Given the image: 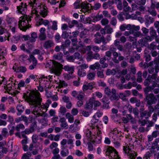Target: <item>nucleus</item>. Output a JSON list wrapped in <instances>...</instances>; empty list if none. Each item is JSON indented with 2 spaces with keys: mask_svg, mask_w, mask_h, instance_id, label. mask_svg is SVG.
Returning a JSON list of instances; mask_svg holds the SVG:
<instances>
[{
  "mask_svg": "<svg viewBox=\"0 0 159 159\" xmlns=\"http://www.w3.org/2000/svg\"><path fill=\"white\" fill-rule=\"evenodd\" d=\"M41 97L40 93L36 90L31 91L26 98L27 101L30 105L34 107L32 111V113L36 118L43 116V114L41 113L39 111L44 113L47 111L49 107L48 104L46 103L41 104L42 98Z\"/></svg>",
  "mask_w": 159,
  "mask_h": 159,
  "instance_id": "1",
  "label": "nucleus"
},
{
  "mask_svg": "<svg viewBox=\"0 0 159 159\" xmlns=\"http://www.w3.org/2000/svg\"><path fill=\"white\" fill-rule=\"evenodd\" d=\"M32 16H29L27 15H24L20 17L18 21V27L20 29L23 31H25L26 30L31 27V17L34 16H35V20L36 21V25L39 26L41 25L45 26L48 25L50 24L49 21L47 20H44L40 17L39 14H37L36 10L34 9L32 11Z\"/></svg>",
  "mask_w": 159,
  "mask_h": 159,
  "instance_id": "2",
  "label": "nucleus"
},
{
  "mask_svg": "<svg viewBox=\"0 0 159 159\" xmlns=\"http://www.w3.org/2000/svg\"><path fill=\"white\" fill-rule=\"evenodd\" d=\"M86 138L88 142H98L101 139L100 136L102 133L100 129L98 126L93 127L91 130H86L85 132Z\"/></svg>",
  "mask_w": 159,
  "mask_h": 159,
  "instance_id": "3",
  "label": "nucleus"
},
{
  "mask_svg": "<svg viewBox=\"0 0 159 159\" xmlns=\"http://www.w3.org/2000/svg\"><path fill=\"white\" fill-rule=\"evenodd\" d=\"M36 0H32L29 2L28 5L33 7H35L38 10L37 11L36 10L37 13L39 12L40 16L44 18L48 15V10L47 7L44 4H40V5L37 6Z\"/></svg>",
  "mask_w": 159,
  "mask_h": 159,
  "instance_id": "4",
  "label": "nucleus"
},
{
  "mask_svg": "<svg viewBox=\"0 0 159 159\" xmlns=\"http://www.w3.org/2000/svg\"><path fill=\"white\" fill-rule=\"evenodd\" d=\"M105 153L110 159H120L118 152L114 148L111 147L109 146L107 148Z\"/></svg>",
  "mask_w": 159,
  "mask_h": 159,
  "instance_id": "5",
  "label": "nucleus"
},
{
  "mask_svg": "<svg viewBox=\"0 0 159 159\" xmlns=\"http://www.w3.org/2000/svg\"><path fill=\"white\" fill-rule=\"evenodd\" d=\"M55 77L53 75L48 77L42 76L39 79V84L41 86L44 87L46 88H49V82H51Z\"/></svg>",
  "mask_w": 159,
  "mask_h": 159,
  "instance_id": "6",
  "label": "nucleus"
},
{
  "mask_svg": "<svg viewBox=\"0 0 159 159\" xmlns=\"http://www.w3.org/2000/svg\"><path fill=\"white\" fill-rule=\"evenodd\" d=\"M61 68L62 66L60 63L55 61H52V70L56 75H59L61 74Z\"/></svg>",
  "mask_w": 159,
  "mask_h": 159,
  "instance_id": "7",
  "label": "nucleus"
},
{
  "mask_svg": "<svg viewBox=\"0 0 159 159\" xmlns=\"http://www.w3.org/2000/svg\"><path fill=\"white\" fill-rule=\"evenodd\" d=\"M124 146L123 151L125 153L129 154L130 159H135V157L137 156V153L134 151H132L129 146Z\"/></svg>",
  "mask_w": 159,
  "mask_h": 159,
  "instance_id": "8",
  "label": "nucleus"
},
{
  "mask_svg": "<svg viewBox=\"0 0 159 159\" xmlns=\"http://www.w3.org/2000/svg\"><path fill=\"white\" fill-rule=\"evenodd\" d=\"M145 96L148 105H151L155 103L157 99L153 93L147 94Z\"/></svg>",
  "mask_w": 159,
  "mask_h": 159,
  "instance_id": "9",
  "label": "nucleus"
},
{
  "mask_svg": "<svg viewBox=\"0 0 159 159\" xmlns=\"http://www.w3.org/2000/svg\"><path fill=\"white\" fill-rule=\"evenodd\" d=\"M27 5L26 3L21 2L18 6H17L16 11L19 13L23 14L27 10Z\"/></svg>",
  "mask_w": 159,
  "mask_h": 159,
  "instance_id": "10",
  "label": "nucleus"
},
{
  "mask_svg": "<svg viewBox=\"0 0 159 159\" xmlns=\"http://www.w3.org/2000/svg\"><path fill=\"white\" fill-rule=\"evenodd\" d=\"M13 69L16 72H21L22 73H25L27 71L26 67L24 66H21L15 64L13 67Z\"/></svg>",
  "mask_w": 159,
  "mask_h": 159,
  "instance_id": "11",
  "label": "nucleus"
},
{
  "mask_svg": "<svg viewBox=\"0 0 159 159\" xmlns=\"http://www.w3.org/2000/svg\"><path fill=\"white\" fill-rule=\"evenodd\" d=\"M70 39L72 42V44H73V46L72 48L69 50V52L71 53H72L75 52V50L78 49L79 48V47H78L77 45V39L76 38H73L72 37H70Z\"/></svg>",
  "mask_w": 159,
  "mask_h": 159,
  "instance_id": "12",
  "label": "nucleus"
},
{
  "mask_svg": "<svg viewBox=\"0 0 159 159\" xmlns=\"http://www.w3.org/2000/svg\"><path fill=\"white\" fill-rule=\"evenodd\" d=\"M59 122L60 123V126L61 129H68L69 126L65 117L60 118Z\"/></svg>",
  "mask_w": 159,
  "mask_h": 159,
  "instance_id": "13",
  "label": "nucleus"
},
{
  "mask_svg": "<svg viewBox=\"0 0 159 159\" xmlns=\"http://www.w3.org/2000/svg\"><path fill=\"white\" fill-rule=\"evenodd\" d=\"M54 44V43L52 40H49L44 42L43 46L46 49H49L53 47Z\"/></svg>",
  "mask_w": 159,
  "mask_h": 159,
  "instance_id": "14",
  "label": "nucleus"
},
{
  "mask_svg": "<svg viewBox=\"0 0 159 159\" xmlns=\"http://www.w3.org/2000/svg\"><path fill=\"white\" fill-rule=\"evenodd\" d=\"M95 84V83L94 82H93L87 84H84L83 86V91L85 92L88 89L92 90Z\"/></svg>",
  "mask_w": 159,
  "mask_h": 159,
  "instance_id": "15",
  "label": "nucleus"
},
{
  "mask_svg": "<svg viewBox=\"0 0 159 159\" xmlns=\"http://www.w3.org/2000/svg\"><path fill=\"white\" fill-rule=\"evenodd\" d=\"M94 36L95 38L94 39V42L97 43H99L101 42H103L104 39V36H102L99 32H97L95 34Z\"/></svg>",
  "mask_w": 159,
  "mask_h": 159,
  "instance_id": "16",
  "label": "nucleus"
},
{
  "mask_svg": "<svg viewBox=\"0 0 159 159\" xmlns=\"http://www.w3.org/2000/svg\"><path fill=\"white\" fill-rule=\"evenodd\" d=\"M30 59L33 61V64H31L29 68L30 69L32 70L36 67L37 64V61L33 55H30Z\"/></svg>",
  "mask_w": 159,
  "mask_h": 159,
  "instance_id": "17",
  "label": "nucleus"
},
{
  "mask_svg": "<svg viewBox=\"0 0 159 159\" xmlns=\"http://www.w3.org/2000/svg\"><path fill=\"white\" fill-rule=\"evenodd\" d=\"M7 21L9 25V26H16L17 21L13 18L8 17L7 19Z\"/></svg>",
  "mask_w": 159,
  "mask_h": 159,
  "instance_id": "18",
  "label": "nucleus"
},
{
  "mask_svg": "<svg viewBox=\"0 0 159 159\" xmlns=\"http://www.w3.org/2000/svg\"><path fill=\"white\" fill-rule=\"evenodd\" d=\"M90 5V4L89 3L87 2L84 1L80 4V7L82 8V10H85L87 12H89L90 11L89 6Z\"/></svg>",
  "mask_w": 159,
  "mask_h": 159,
  "instance_id": "19",
  "label": "nucleus"
},
{
  "mask_svg": "<svg viewBox=\"0 0 159 159\" xmlns=\"http://www.w3.org/2000/svg\"><path fill=\"white\" fill-rule=\"evenodd\" d=\"M111 131L109 133V135L110 137L115 140L116 138V135L118 134V131L116 128L111 129Z\"/></svg>",
  "mask_w": 159,
  "mask_h": 159,
  "instance_id": "20",
  "label": "nucleus"
},
{
  "mask_svg": "<svg viewBox=\"0 0 159 159\" xmlns=\"http://www.w3.org/2000/svg\"><path fill=\"white\" fill-rule=\"evenodd\" d=\"M124 11L125 12H132V10L131 7L128 6V4L126 1L123 2Z\"/></svg>",
  "mask_w": 159,
  "mask_h": 159,
  "instance_id": "21",
  "label": "nucleus"
},
{
  "mask_svg": "<svg viewBox=\"0 0 159 159\" xmlns=\"http://www.w3.org/2000/svg\"><path fill=\"white\" fill-rule=\"evenodd\" d=\"M22 121H24L25 122L27 123L28 121V120L27 117L23 115H22L21 116L16 118L15 119V121L17 123Z\"/></svg>",
  "mask_w": 159,
  "mask_h": 159,
  "instance_id": "22",
  "label": "nucleus"
},
{
  "mask_svg": "<svg viewBox=\"0 0 159 159\" xmlns=\"http://www.w3.org/2000/svg\"><path fill=\"white\" fill-rule=\"evenodd\" d=\"M113 45H111L109 51H108L106 52V56L107 57L109 58H107V59H110L111 56V52L115 51L116 48H114Z\"/></svg>",
  "mask_w": 159,
  "mask_h": 159,
  "instance_id": "23",
  "label": "nucleus"
},
{
  "mask_svg": "<svg viewBox=\"0 0 159 159\" xmlns=\"http://www.w3.org/2000/svg\"><path fill=\"white\" fill-rule=\"evenodd\" d=\"M60 154L62 157H66L69 155V151L65 148H62L60 151Z\"/></svg>",
  "mask_w": 159,
  "mask_h": 159,
  "instance_id": "24",
  "label": "nucleus"
},
{
  "mask_svg": "<svg viewBox=\"0 0 159 159\" xmlns=\"http://www.w3.org/2000/svg\"><path fill=\"white\" fill-rule=\"evenodd\" d=\"M66 117L68 120V122L70 123H72L74 121V117L70 113L67 112L66 114Z\"/></svg>",
  "mask_w": 159,
  "mask_h": 159,
  "instance_id": "25",
  "label": "nucleus"
},
{
  "mask_svg": "<svg viewBox=\"0 0 159 159\" xmlns=\"http://www.w3.org/2000/svg\"><path fill=\"white\" fill-rule=\"evenodd\" d=\"M118 110L117 109L115 108L112 109L111 117L112 119L115 120V116L117 117L118 116Z\"/></svg>",
  "mask_w": 159,
  "mask_h": 159,
  "instance_id": "26",
  "label": "nucleus"
},
{
  "mask_svg": "<svg viewBox=\"0 0 159 159\" xmlns=\"http://www.w3.org/2000/svg\"><path fill=\"white\" fill-rule=\"evenodd\" d=\"M151 112L147 111H145L142 112L141 114V116L142 117H144L146 118H148L151 116Z\"/></svg>",
  "mask_w": 159,
  "mask_h": 159,
  "instance_id": "27",
  "label": "nucleus"
},
{
  "mask_svg": "<svg viewBox=\"0 0 159 159\" xmlns=\"http://www.w3.org/2000/svg\"><path fill=\"white\" fill-rule=\"evenodd\" d=\"M63 69L69 72V73H72L74 71V69L73 67L70 66H66L64 67Z\"/></svg>",
  "mask_w": 159,
  "mask_h": 159,
  "instance_id": "28",
  "label": "nucleus"
},
{
  "mask_svg": "<svg viewBox=\"0 0 159 159\" xmlns=\"http://www.w3.org/2000/svg\"><path fill=\"white\" fill-rule=\"evenodd\" d=\"M116 71L115 69H113L112 70L107 69L106 72V74L107 75H114L116 74Z\"/></svg>",
  "mask_w": 159,
  "mask_h": 159,
  "instance_id": "29",
  "label": "nucleus"
},
{
  "mask_svg": "<svg viewBox=\"0 0 159 159\" xmlns=\"http://www.w3.org/2000/svg\"><path fill=\"white\" fill-rule=\"evenodd\" d=\"M1 134L2 137L5 138L8 137L9 134L7 129L6 128H3L2 129Z\"/></svg>",
  "mask_w": 159,
  "mask_h": 159,
  "instance_id": "30",
  "label": "nucleus"
},
{
  "mask_svg": "<svg viewBox=\"0 0 159 159\" xmlns=\"http://www.w3.org/2000/svg\"><path fill=\"white\" fill-rule=\"evenodd\" d=\"M105 29L106 30V33L108 34H111L113 31V28H111L109 25L105 26Z\"/></svg>",
  "mask_w": 159,
  "mask_h": 159,
  "instance_id": "31",
  "label": "nucleus"
},
{
  "mask_svg": "<svg viewBox=\"0 0 159 159\" xmlns=\"http://www.w3.org/2000/svg\"><path fill=\"white\" fill-rule=\"evenodd\" d=\"M85 94L82 91L78 92V94L76 97L77 99H83L84 100Z\"/></svg>",
  "mask_w": 159,
  "mask_h": 159,
  "instance_id": "32",
  "label": "nucleus"
},
{
  "mask_svg": "<svg viewBox=\"0 0 159 159\" xmlns=\"http://www.w3.org/2000/svg\"><path fill=\"white\" fill-rule=\"evenodd\" d=\"M96 73L94 72H90L87 75V78L90 80H93L94 79Z\"/></svg>",
  "mask_w": 159,
  "mask_h": 159,
  "instance_id": "33",
  "label": "nucleus"
},
{
  "mask_svg": "<svg viewBox=\"0 0 159 159\" xmlns=\"http://www.w3.org/2000/svg\"><path fill=\"white\" fill-rule=\"evenodd\" d=\"M25 129L24 125L22 124H19L17 125L15 129L18 131H20V130H23Z\"/></svg>",
  "mask_w": 159,
  "mask_h": 159,
  "instance_id": "34",
  "label": "nucleus"
},
{
  "mask_svg": "<svg viewBox=\"0 0 159 159\" xmlns=\"http://www.w3.org/2000/svg\"><path fill=\"white\" fill-rule=\"evenodd\" d=\"M150 34L151 36L152 37V39L156 37L157 34L156 30H154L152 27L150 28Z\"/></svg>",
  "mask_w": 159,
  "mask_h": 159,
  "instance_id": "35",
  "label": "nucleus"
},
{
  "mask_svg": "<svg viewBox=\"0 0 159 159\" xmlns=\"http://www.w3.org/2000/svg\"><path fill=\"white\" fill-rule=\"evenodd\" d=\"M13 81H13V79L12 78H10L7 83V85L6 86V87H5V89H7V90H8L9 91L11 90V88H10V84L11 83L13 82Z\"/></svg>",
  "mask_w": 159,
  "mask_h": 159,
  "instance_id": "36",
  "label": "nucleus"
},
{
  "mask_svg": "<svg viewBox=\"0 0 159 159\" xmlns=\"http://www.w3.org/2000/svg\"><path fill=\"white\" fill-rule=\"evenodd\" d=\"M10 34L9 33H7L5 35V37H4V39H3L2 37L0 36V42H3L4 41H6V40L9 41V37H10Z\"/></svg>",
  "mask_w": 159,
  "mask_h": 159,
  "instance_id": "37",
  "label": "nucleus"
},
{
  "mask_svg": "<svg viewBox=\"0 0 159 159\" xmlns=\"http://www.w3.org/2000/svg\"><path fill=\"white\" fill-rule=\"evenodd\" d=\"M100 66V64L98 62H97L93 65H90L89 68L92 70H94L96 69H98Z\"/></svg>",
  "mask_w": 159,
  "mask_h": 159,
  "instance_id": "38",
  "label": "nucleus"
},
{
  "mask_svg": "<svg viewBox=\"0 0 159 159\" xmlns=\"http://www.w3.org/2000/svg\"><path fill=\"white\" fill-rule=\"evenodd\" d=\"M57 83L59 84V87L60 88L66 87L67 86V84L65 81L60 80H59Z\"/></svg>",
  "mask_w": 159,
  "mask_h": 159,
  "instance_id": "39",
  "label": "nucleus"
},
{
  "mask_svg": "<svg viewBox=\"0 0 159 159\" xmlns=\"http://www.w3.org/2000/svg\"><path fill=\"white\" fill-rule=\"evenodd\" d=\"M66 111V109L65 107L62 106L60 108L59 113L62 116L64 115Z\"/></svg>",
  "mask_w": 159,
  "mask_h": 159,
  "instance_id": "40",
  "label": "nucleus"
},
{
  "mask_svg": "<svg viewBox=\"0 0 159 159\" xmlns=\"http://www.w3.org/2000/svg\"><path fill=\"white\" fill-rule=\"evenodd\" d=\"M93 102L91 100H89V102H87L86 105V107L88 109L92 108L93 107Z\"/></svg>",
  "mask_w": 159,
  "mask_h": 159,
  "instance_id": "41",
  "label": "nucleus"
},
{
  "mask_svg": "<svg viewBox=\"0 0 159 159\" xmlns=\"http://www.w3.org/2000/svg\"><path fill=\"white\" fill-rule=\"evenodd\" d=\"M63 54L61 52L58 53L57 55H54V57L56 59L59 60H61L62 59Z\"/></svg>",
  "mask_w": 159,
  "mask_h": 159,
  "instance_id": "42",
  "label": "nucleus"
},
{
  "mask_svg": "<svg viewBox=\"0 0 159 159\" xmlns=\"http://www.w3.org/2000/svg\"><path fill=\"white\" fill-rule=\"evenodd\" d=\"M58 146V143L54 142H53L51 144H50L49 146L50 149L52 150L53 149L56 148Z\"/></svg>",
  "mask_w": 159,
  "mask_h": 159,
  "instance_id": "43",
  "label": "nucleus"
},
{
  "mask_svg": "<svg viewBox=\"0 0 159 159\" xmlns=\"http://www.w3.org/2000/svg\"><path fill=\"white\" fill-rule=\"evenodd\" d=\"M148 11L153 16H155L157 15L156 11L153 8H149Z\"/></svg>",
  "mask_w": 159,
  "mask_h": 159,
  "instance_id": "44",
  "label": "nucleus"
},
{
  "mask_svg": "<svg viewBox=\"0 0 159 159\" xmlns=\"http://www.w3.org/2000/svg\"><path fill=\"white\" fill-rule=\"evenodd\" d=\"M152 90H153V89L151 87V86H147L144 90L145 95L147 94H148V93L149 92L151 91Z\"/></svg>",
  "mask_w": 159,
  "mask_h": 159,
  "instance_id": "45",
  "label": "nucleus"
},
{
  "mask_svg": "<svg viewBox=\"0 0 159 159\" xmlns=\"http://www.w3.org/2000/svg\"><path fill=\"white\" fill-rule=\"evenodd\" d=\"M78 73L79 75L83 77L86 75V72L83 70L79 69V70L78 71Z\"/></svg>",
  "mask_w": 159,
  "mask_h": 159,
  "instance_id": "46",
  "label": "nucleus"
},
{
  "mask_svg": "<svg viewBox=\"0 0 159 159\" xmlns=\"http://www.w3.org/2000/svg\"><path fill=\"white\" fill-rule=\"evenodd\" d=\"M137 75H138V77L137 79V81L139 82H140L142 81V72L139 71Z\"/></svg>",
  "mask_w": 159,
  "mask_h": 159,
  "instance_id": "47",
  "label": "nucleus"
},
{
  "mask_svg": "<svg viewBox=\"0 0 159 159\" xmlns=\"http://www.w3.org/2000/svg\"><path fill=\"white\" fill-rule=\"evenodd\" d=\"M40 48V49H34L33 52V54H40L42 53L41 50H42L43 48H42L41 47Z\"/></svg>",
  "mask_w": 159,
  "mask_h": 159,
  "instance_id": "48",
  "label": "nucleus"
},
{
  "mask_svg": "<svg viewBox=\"0 0 159 159\" xmlns=\"http://www.w3.org/2000/svg\"><path fill=\"white\" fill-rule=\"evenodd\" d=\"M32 140L33 143H36L38 140V136L37 135L34 134L32 136Z\"/></svg>",
  "mask_w": 159,
  "mask_h": 159,
  "instance_id": "49",
  "label": "nucleus"
},
{
  "mask_svg": "<svg viewBox=\"0 0 159 159\" xmlns=\"http://www.w3.org/2000/svg\"><path fill=\"white\" fill-rule=\"evenodd\" d=\"M101 6V4L99 2L95 3L93 6H92V8L95 10L98 9Z\"/></svg>",
  "mask_w": 159,
  "mask_h": 159,
  "instance_id": "50",
  "label": "nucleus"
},
{
  "mask_svg": "<svg viewBox=\"0 0 159 159\" xmlns=\"http://www.w3.org/2000/svg\"><path fill=\"white\" fill-rule=\"evenodd\" d=\"M97 76L98 77L103 78L104 77V75L103 72L102 71L99 70L97 71Z\"/></svg>",
  "mask_w": 159,
  "mask_h": 159,
  "instance_id": "51",
  "label": "nucleus"
},
{
  "mask_svg": "<svg viewBox=\"0 0 159 159\" xmlns=\"http://www.w3.org/2000/svg\"><path fill=\"white\" fill-rule=\"evenodd\" d=\"M104 40H103V42H105L106 43L109 42L111 39V35H107L105 38L104 37Z\"/></svg>",
  "mask_w": 159,
  "mask_h": 159,
  "instance_id": "52",
  "label": "nucleus"
},
{
  "mask_svg": "<svg viewBox=\"0 0 159 159\" xmlns=\"http://www.w3.org/2000/svg\"><path fill=\"white\" fill-rule=\"evenodd\" d=\"M93 103L94 106V109H95L96 107H99L101 105V102L98 100H94L93 101Z\"/></svg>",
  "mask_w": 159,
  "mask_h": 159,
  "instance_id": "53",
  "label": "nucleus"
},
{
  "mask_svg": "<svg viewBox=\"0 0 159 159\" xmlns=\"http://www.w3.org/2000/svg\"><path fill=\"white\" fill-rule=\"evenodd\" d=\"M103 115V113L100 111H98L94 115V116L97 117L99 119V118L101 117Z\"/></svg>",
  "mask_w": 159,
  "mask_h": 159,
  "instance_id": "54",
  "label": "nucleus"
},
{
  "mask_svg": "<svg viewBox=\"0 0 159 159\" xmlns=\"http://www.w3.org/2000/svg\"><path fill=\"white\" fill-rule=\"evenodd\" d=\"M109 22L108 20L106 18L103 19L101 21V23L102 25H107Z\"/></svg>",
  "mask_w": 159,
  "mask_h": 159,
  "instance_id": "55",
  "label": "nucleus"
},
{
  "mask_svg": "<svg viewBox=\"0 0 159 159\" xmlns=\"http://www.w3.org/2000/svg\"><path fill=\"white\" fill-rule=\"evenodd\" d=\"M99 119L97 118L96 117L94 116H93L92 119L91 120V123L92 125H93L95 123L98 122Z\"/></svg>",
  "mask_w": 159,
  "mask_h": 159,
  "instance_id": "56",
  "label": "nucleus"
},
{
  "mask_svg": "<svg viewBox=\"0 0 159 159\" xmlns=\"http://www.w3.org/2000/svg\"><path fill=\"white\" fill-rule=\"evenodd\" d=\"M51 29L53 30H56L57 29V22L56 21H53L52 22V25L51 26Z\"/></svg>",
  "mask_w": 159,
  "mask_h": 159,
  "instance_id": "57",
  "label": "nucleus"
},
{
  "mask_svg": "<svg viewBox=\"0 0 159 159\" xmlns=\"http://www.w3.org/2000/svg\"><path fill=\"white\" fill-rule=\"evenodd\" d=\"M60 149L57 147L53 149L52 150V152L53 155L58 154L59 152Z\"/></svg>",
  "mask_w": 159,
  "mask_h": 159,
  "instance_id": "58",
  "label": "nucleus"
},
{
  "mask_svg": "<svg viewBox=\"0 0 159 159\" xmlns=\"http://www.w3.org/2000/svg\"><path fill=\"white\" fill-rule=\"evenodd\" d=\"M16 109L19 112H22L23 111L24 108L23 106L20 104H19L16 107Z\"/></svg>",
  "mask_w": 159,
  "mask_h": 159,
  "instance_id": "59",
  "label": "nucleus"
},
{
  "mask_svg": "<svg viewBox=\"0 0 159 159\" xmlns=\"http://www.w3.org/2000/svg\"><path fill=\"white\" fill-rule=\"evenodd\" d=\"M89 67V66L87 64H86L85 63L83 64H81V65L79 66V69H81V70H83L84 69H86L88 68Z\"/></svg>",
  "mask_w": 159,
  "mask_h": 159,
  "instance_id": "60",
  "label": "nucleus"
},
{
  "mask_svg": "<svg viewBox=\"0 0 159 159\" xmlns=\"http://www.w3.org/2000/svg\"><path fill=\"white\" fill-rule=\"evenodd\" d=\"M139 42L140 44H141L142 45H144L146 43H147L146 40L145 39V38H143L140 39Z\"/></svg>",
  "mask_w": 159,
  "mask_h": 159,
  "instance_id": "61",
  "label": "nucleus"
},
{
  "mask_svg": "<svg viewBox=\"0 0 159 159\" xmlns=\"http://www.w3.org/2000/svg\"><path fill=\"white\" fill-rule=\"evenodd\" d=\"M39 38L40 40H45L46 38V33L39 34Z\"/></svg>",
  "mask_w": 159,
  "mask_h": 159,
  "instance_id": "62",
  "label": "nucleus"
},
{
  "mask_svg": "<svg viewBox=\"0 0 159 159\" xmlns=\"http://www.w3.org/2000/svg\"><path fill=\"white\" fill-rule=\"evenodd\" d=\"M79 101L77 103V105L78 107H80L83 104V99H78Z\"/></svg>",
  "mask_w": 159,
  "mask_h": 159,
  "instance_id": "63",
  "label": "nucleus"
},
{
  "mask_svg": "<svg viewBox=\"0 0 159 159\" xmlns=\"http://www.w3.org/2000/svg\"><path fill=\"white\" fill-rule=\"evenodd\" d=\"M151 153L149 152H147L145 154L143 159H150V157L151 156Z\"/></svg>",
  "mask_w": 159,
  "mask_h": 159,
  "instance_id": "64",
  "label": "nucleus"
}]
</instances>
